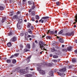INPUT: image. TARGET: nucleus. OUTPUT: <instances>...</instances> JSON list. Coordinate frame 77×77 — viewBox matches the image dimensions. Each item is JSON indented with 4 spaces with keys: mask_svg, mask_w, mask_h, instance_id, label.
Returning a JSON list of instances; mask_svg holds the SVG:
<instances>
[{
    "mask_svg": "<svg viewBox=\"0 0 77 77\" xmlns=\"http://www.w3.org/2000/svg\"><path fill=\"white\" fill-rule=\"evenodd\" d=\"M32 47L33 48H35V44L34 42H33L32 44Z\"/></svg>",
    "mask_w": 77,
    "mask_h": 77,
    "instance_id": "obj_36",
    "label": "nucleus"
},
{
    "mask_svg": "<svg viewBox=\"0 0 77 77\" xmlns=\"http://www.w3.org/2000/svg\"><path fill=\"white\" fill-rule=\"evenodd\" d=\"M25 71L24 70V69H20L19 70V72L20 73H23V74H25V73H24V72H25Z\"/></svg>",
    "mask_w": 77,
    "mask_h": 77,
    "instance_id": "obj_8",
    "label": "nucleus"
},
{
    "mask_svg": "<svg viewBox=\"0 0 77 77\" xmlns=\"http://www.w3.org/2000/svg\"><path fill=\"white\" fill-rule=\"evenodd\" d=\"M28 32L30 34H32V30L30 29H29V30H28Z\"/></svg>",
    "mask_w": 77,
    "mask_h": 77,
    "instance_id": "obj_28",
    "label": "nucleus"
},
{
    "mask_svg": "<svg viewBox=\"0 0 77 77\" xmlns=\"http://www.w3.org/2000/svg\"><path fill=\"white\" fill-rule=\"evenodd\" d=\"M31 14L32 16H35V12L33 11H32Z\"/></svg>",
    "mask_w": 77,
    "mask_h": 77,
    "instance_id": "obj_21",
    "label": "nucleus"
},
{
    "mask_svg": "<svg viewBox=\"0 0 77 77\" xmlns=\"http://www.w3.org/2000/svg\"><path fill=\"white\" fill-rule=\"evenodd\" d=\"M40 47L41 48L42 50H44L45 47H44V46L45 45H47L45 44V43L43 42L40 41L39 42Z\"/></svg>",
    "mask_w": 77,
    "mask_h": 77,
    "instance_id": "obj_1",
    "label": "nucleus"
},
{
    "mask_svg": "<svg viewBox=\"0 0 77 77\" xmlns=\"http://www.w3.org/2000/svg\"><path fill=\"white\" fill-rule=\"evenodd\" d=\"M5 8L2 6H0V10L3 11L4 10Z\"/></svg>",
    "mask_w": 77,
    "mask_h": 77,
    "instance_id": "obj_25",
    "label": "nucleus"
},
{
    "mask_svg": "<svg viewBox=\"0 0 77 77\" xmlns=\"http://www.w3.org/2000/svg\"><path fill=\"white\" fill-rule=\"evenodd\" d=\"M35 8V5H33L31 9H32V10H33V9H34Z\"/></svg>",
    "mask_w": 77,
    "mask_h": 77,
    "instance_id": "obj_39",
    "label": "nucleus"
},
{
    "mask_svg": "<svg viewBox=\"0 0 77 77\" xmlns=\"http://www.w3.org/2000/svg\"><path fill=\"white\" fill-rule=\"evenodd\" d=\"M31 29H34V27H33V26H31Z\"/></svg>",
    "mask_w": 77,
    "mask_h": 77,
    "instance_id": "obj_53",
    "label": "nucleus"
},
{
    "mask_svg": "<svg viewBox=\"0 0 77 77\" xmlns=\"http://www.w3.org/2000/svg\"><path fill=\"white\" fill-rule=\"evenodd\" d=\"M57 50H55L54 48H53L51 50V51L52 52H54V51H56Z\"/></svg>",
    "mask_w": 77,
    "mask_h": 77,
    "instance_id": "obj_29",
    "label": "nucleus"
},
{
    "mask_svg": "<svg viewBox=\"0 0 77 77\" xmlns=\"http://www.w3.org/2000/svg\"><path fill=\"white\" fill-rule=\"evenodd\" d=\"M47 33L48 34V33H50V34H54V32L52 31H50L49 30L48 31V32H47Z\"/></svg>",
    "mask_w": 77,
    "mask_h": 77,
    "instance_id": "obj_9",
    "label": "nucleus"
},
{
    "mask_svg": "<svg viewBox=\"0 0 77 77\" xmlns=\"http://www.w3.org/2000/svg\"><path fill=\"white\" fill-rule=\"evenodd\" d=\"M72 47H69L67 48V51H71L72 50Z\"/></svg>",
    "mask_w": 77,
    "mask_h": 77,
    "instance_id": "obj_14",
    "label": "nucleus"
},
{
    "mask_svg": "<svg viewBox=\"0 0 77 77\" xmlns=\"http://www.w3.org/2000/svg\"><path fill=\"white\" fill-rule=\"evenodd\" d=\"M75 53H76V54H77V50H75Z\"/></svg>",
    "mask_w": 77,
    "mask_h": 77,
    "instance_id": "obj_57",
    "label": "nucleus"
},
{
    "mask_svg": "<svg viewBox=\"0 0 77 77\" xmlns=\"http://www.w3.org/2000/svg\"><path fill=\"white\" fill-rule=\"evenodd\" d=\"M11 66V67H12L14 66V65L12 64H10V65H9V67H10Z\"/></svg>",
    "mask_w": 77,
    "mask_h": 77,
    "instance_id": "obj_47",
    "label": "nucleus"
},
{
    "mask_svg": "<svg viewBox=\"0 0 77 77\" xmlns=\"http://www.w3.org/2000/svg\"><path fill=\"white\" fill-rule=\"evenodd\" d=\"M47 39H51V36H48L46 37Z\"/></svg>",
    "mask_w": 77,
    "mask_h": 77,
    "instance_id": "obj_23",
    "label": "nucleus"
},
{
    "mask_svg": "<svg viewBox=\"0 0 77 77\" xmlns=\"http://www.w3.org/2000/svg\"><path fill=\"white\" fill-rule=\"evenodd\" d=\"M32 21H35V19H34V17H32Z\"/></svg>",
    "mask_w": 77,
    "mask_h": 77,
    "instance_id": "obj_37",
    "label": "nucleus"
},
{
    "mask_svg": "<svg viewBox=\"0 0 77 77\" xmlns=\"http://www.w3.org/2000/svg\"><path fill=\"white\" fill-rule=\"evenodd\" d=\"M52 45H53V46H54V45H55V43H53L52 44Z\"/></svg>",
    "mask_w": 77,
    "mask_h": 77,
    "instance_id": "obj_61",
    "label": "nucleus"
},
{
    "mask_svg": "<svg viewBox=\"0 0 77 77\" xmlns=\"http://www.w3.org/2000/svg\"><path fill=\"white\" fill-rule=\"evenodd\" d=\"M75 43H77V39L75 41Z\"/></svg>",
    "mask_w": 77,
    "mask_h": 77,
    "instance_id": "obj_62",
    "label": "nucleus"
},
{
    "mask_svg": "<svg viewBox=\"0 0 77 77\" xmlns=\"http://www.w3.org/2000/svg\"><path fill=\"white\" fill-rule=\"evenodd\" d=\"M5 21H6V18L5 17H4L2 20V22L3 23Z\"/></svg>",
    "mask_w": 77,
    "mask_h": 77,
    "instance_id": "obj_15",
    "label": "nucleus"
},
{
    "mask_svg": "<svg viewBox=\"0 0 77 77\" xmlns=\"http://www.w3.org/2000/svg\"><path fill=\"white\" fill-rule=\"evenodd\" d=\"M26 1V0H23V4H24V2Z\"/></svg>",
    "mask_w": 77,
    "mask_h": 77,
    "instance_id": "obj_50",
    "label": "nucleus"
},
{
    "mask_svg": "<svg viewBox=\"0 0 77 77\" xmlns=\"http://www.w3.org/2000/svg\"><path fill=\"white\" fill-rule=\"evenodd\" d=\"M12 32H10L8 33V36H11V35H12Z\"/></svg>",
    "mask_w": 77,
    "mask_h": 77,
    "instance_id": "obj_34",
    "label": "nucleus"
},
{
    "mask_svg": "<svg viewBox=\"0 0 77 77\" xmlns=\"http://www.w3.org/2000/svg\"><path fill=\"white\" fill-rule=\"evenodd\" d=\"M66 67H65L64 68H63L62 69L59 70V71H60V72H65L66 70Z\"/></svg>",
    "mask_w": 77,
    "mask_h": 77,
    "instance_id": "obj_6",
    "label": "nucleus"
},
{
    "mask_svg": "<svg viewBox=\"0 0 77 77\" xmlns=\"http://www.w3.org/2000/svg\"><path fill=\"white\" fill-rule=\"evenodd\" d=\"M24 51H30V50H27V49H25L24 50Z\"/></svg>",
    "mask_w": 77,
    "mask_h": 77,
    "instance_id": "obj_42",
    "label": "nucleus"
},
{
    "mask_svg": "<svg viewBox=\"0 0 77 77\" xmlns=\"http://www.w3.org/2000/svg\"><path fill=\"white\" fill-rule=\"evenodd\" d=\"M37 69L41 74H42V75H44L45 74V72L44 71L42 70L41 67L40 66L38 67L37 68Z\"/></svg>",
    "mask_w": 77,
    "mask_h": 77,
    "instance_id": "obj_3",
    "label": "nucleus"
},
{
    "mask_svg": "<svg viewBox=\"0 0 77 77\" xmlns=\"http://www.w3.org/2000/svg\"><path fill=\"white\" fill-rule=\"evenodd\" d=\"M15 57V55H12L10 57L11 58H13V57Z\"/></svg>",
    "mask_w": 77,
    "mask_h": 77,
    "instance_id": "obj_45",
    "label": "nucleus"
},
{
    "mask_svg": "<svg viewBox=\"0 0 77 77\" xmlns=\"http://www.w3.org/2000/svg\"><path fill=\"white\" fill-rule=\"evenodd\" d=\"M12 63L14 64V63H16V60H12Z\"/></svg>",
    "mask_w": 77,
    "mask_h": 77,
    "instance_id": "obj_31",
    "label": "nucleus"
},
{
    "mask_svg": "<svg viewBox=\"0 0 77 77\" xmlns=\"http://www.w3.org/2000/svg\"><path fill=\"white\" fill-rule=\"evenodd\" d=\"M14 55V57L15 56H18V55H19V54H16Z\"/></svg>",
    "mask_w": 77,
    "mask_h": 77,
    "instance_id": "obj_41",
    "label": "nucleus"
},
{
    "mask_svg": "<svg viewBox=\"0 0 77 77\" xmlns=\"http://www.w3.org/2000/svg\"><path fill=\"white\" fill-rule=\"evenodd\" d=\"M20 46L21 48H23V45H20Z\"/></svg>",
    "mask_w": 77,
    "mask_h": 77,
    "instance_id": "obj_44",
    "label": "nucleus"
},
{
    "mask_svg": "<svg viewBox=\"0 0 77 77\" xmlns=\"http://www.w3.org/2000/svg\"><path fill=\"white\" fill-rule=\"evenodd\" d=\"M31 57H32V56H30L28 57V59L26 60V61L27 62V63H29V62H30V58H31Z\"/></svg>",
    "mask_w": 77,
    "mask_h": 77,
    "instance_id": "obj_13",
    "label": "nucleus"
},
{
    "mask_svg": "<svg viewBox=\"0 0 77 77\" xmlns=\"http://www.w3.org/2000/svg\"><path fill=\"white\" fill-rule=\"evenodd\" d=\"M20 14V12L19 11H18L17 12V14Z\"/></svg>",
    "mask_w": 77,
    "mask_h": 77,
    "instance_id": "obj_54",
    "label": "nucleus"
},
{
    "mask_svg": "<svg viewBox=\"0 0 77 77\" xmlns=\"http://www.w3.org/2000/svg\"><path fill=\"white\" fill-rule=\"evenodd\" d=\"M57 38H59V41L60 42H62V43H63V42H64V41L63 40V39L62 38H60L59 37L57 36Z\"/></svg>",
    "mask_w": 77,
    "mask_h": 77,
    "instance_id": "obj_7",
    "label": "nucleus"
},
{
    "mask_svg": "<svg viewBox=\"0 0 77 77\" xmlns=\"http://www.w3.org/2000/svg\"><path fill=\"white\" fill-rule=\"evenodd\" d=\"M14 18L15 19H17V18H18V16H17V15H15L14 16Z\"/></svg>",
    "mask_w": 77,
    "mask_h": 77,
    "instance_id": "obj_38",
    "label": "nucleus"
},
{
    "mask_svg": "<svg viewBox=\"0 0 77 77\" xmlns=\"http://www.w3.org/2000/svg\"><path fill=\"white\" fill-rule=\"evenodd\" d=\"M50 56H53V54H50Z\"/></svg>",
    "mask_w": 77,
    "mask_h": 77,
    "instance_id": "obj_63",
    "label": "nucleus"
},
{
    "mask_svg": "<svg viewBox=\"0 0 77 77\" xmlns=\"http://www.w3.org/2000/svg\"><path fill=\"white\" fill-rule=\"evenodd\" d=\"M53 57L54 58H58V56L57 55H54L53 56Z\"/></svg>",
    "mask_w": 77,
    "mask_h": 77,
    "instance_id": "obj_30",
    "label": "nucleus"
},
{
    "mask_svg": "<svg viewBox=\"0 0 77 77\" xmlns=\"http://www.w3.org/2000/svg\"><path fill=\"white\" fill-rule=\"evenodd\" d=\"M56 5H57V6H59V5H60V3H59V2H57L56 3Z\"/></svg>",
    "mask_w": 77,
    "mask_h": 77,
    "instance_id": "obj_43",
    "label": "nucleus"
},
{
    "mask_svg": "<svg viewBox=\"0 0 77 77\" xmlns=\"http://www.w3.org/2000/svg\"><path fill=\"white\" fill-rule=\"evenodd\" d=\"M57 30L55 31V34H56L57 33Z\"/></svg>",
    "mask_w": 77,
    "mask_h": 77,
    "instance_id": "obj_59",
    "label": "nucleus"
},
{
    "mask_svg": "<svg viewBox=\"0 0 77 77\" xmlns=\"http://www.w3.org/2000/svg\"><path fill=\"white\" fill-rule=\"evenodd\" d=\"M63 33V30H61L59 33L58 34L60 35L62 34Z\"/></svg>",
    "mask_w": 77,
    "mask_h": 77,
    "instance_id": "obj_33",
    "label": "nucleus"
},
{
    "mask_svg": "<svg viewBox=\"0 0 77 77\" xmlns=\"http://www.w3.org/2000/svg\"><path fill=\"white\" fill-rule=\"evenodd\" d=\"M62 47H63V48H64V47H65V45H62Z\"/></svg>",
    "mask_w": 77,
    "mask_h": 77,
    "instance_id": "obj_60",
    "label": "nucleus"
},
{
    "mask_svg": "<svg viewBox=\"0 0 77 77\" xmlns=\"http://www.w3.org/2000/svg\"><path fill=\"white\" fill-rule=\"evenodd\" d=\"M72 62H76V60L75 59H72Z\"/></svg>",
    "mask_w": 77,
    "mask_h": 77,
    "instance_id": "obj_35",
    "label": "nucleus"
},
{
    "mask_svg": "<svg viewBox=\"0 0 77 77\" xmlns=\"http://www.w3.org/2000/svg\"><path fill=\"white\" fill-rule=\"evenodd\" d=\"M17 27L19 29H21V26L20 23H17Z\"/></svg>",
    "mask_w": 77,
    "mask_h": 77,
    "instance_id": "obj_10",
    "label": "nucleus"
},
{
    "mask_svg": "<svg viewBox=\"0 0 77 77\" xmlns=\"http://www.w3.org/2000/svg\"><path fill=\"white\" fill-rule=\"evenodd\" d=\"M26 69L29 70V69H29V68L27 67H26Z\"/></svg>",
    "mask_w": 77,
    "mask_h": 77,
    "instance_id": "obj_49",
    "label": "nucleus"
},
{
    "mask_svg": "<svg viewBox=\"0 0 77 77\" xmlns=\"http://www.w3.org/2000/svg\"><path fill=\"white\" fill-rule=\"evenodd\" d=\"M35 43H36V44H38V41H37V40H35Z\"/></svg>",
    "mask_w": 77,
    "mask_h": 77,
    "instance_id": "obj_51",
    "label": "nucleus"
},
{
    "mask_svg": "<svg viewBox=\"0 0 77 77\" xmlns=\"http://www.w3.org/2000/svg\"><path fill=\"white\" fill-rule=\"evenodd\" d=\"M26 48L30 49V45L29 44H27L26 46Z\"/></svg>",
    "mask_w": 77,
    "mask_h": 77,
    "instance_id": "obj_19",
    "label": "nucleus"
},
{
    "mask_svg": "<svg viewBox=\"0 0 77 77\" xmlns=\"http://www.w3.org/2000/svg\"><path fill=\"white\" fill-rule=\"evenodd\" d=\"M28 38H30V37H31V35H28Z\"/></svg>",
    "mask_w": 77,
    "mask_h": 77,
    "instance_id": "obj_55",
    "label": "nucleus"
},
{
    "mask_svg": "<svg viewBox=\"0 0 77 77\" xmlns=\"http://www.w3.org/2000/svg\"><path fill=\"white\" fill-rule=\"evenodd\" d=\"M31 37L32 38H35V35H32L31 36Z\"/></svg>",
    "mask_w": 77,
    "mask_h": 77,
    "instance_id": "obj_56",
    "label": "nucleus"
},
{
    "mask_svg": "<svg viewBox=\"0 0 77 77\" xmlns=\"http://www.w3.org/2000/svg\"><path fill=\"white\" fill-rule=\"evenodd\" d=\"M28 2L29 5H32V4H33V5L34 4V2H31L30 1H29Z\"/></svg>",
    "mask_w": 77,
    "mask_h": 77,
    "instance_id": "obj_20",
    "label": "nucleus"
},
{
    "mask_svg": "<svg viewBox=\"0 0 77 77\" xmlns=\"http://www.w3.org/2000/svg\"><path fill=\"white\" fill-rule=\"evenodd\" d=\"M29 34H28V32L25 33V39H28V35Z\"/></svg>",
    "mask_w": 77,
    "mask_h": 77,
    "instance_id": "obj_12",
    "label": "nucleus"
},
{
    "mask_svg": "<svg viewBox=\"0 0 77 77\" xmlns=\"http://www.w3.org/2000/svg\"><path fill=\"white\" fill-rule=\"evenodd\" d=\"M48 18H49V17L48 16L43 17L39 21V22H41V21L42 23H43L44 21L45 23H46V21H47V19H48Z\"/></svg>",
    "mask_w": 77,
    "mask_h": 77,
    "instance_id": "obj_2",
    "label": "nucleus"
},
{
    "mask_svg": "<svg viewBox=\"0 0 77 77\" xmlns=\"http://www.w3.org/2000/svg\"><path fill=\"white\" fill-rule=\"evenodd\" d=\"M62 51H64V52H67L68 51V50L65 48H63L62 49Z\"/></svg>",
    "mask_w": 77,
    "mask_h": 77,
    "instance_id": "obj_24",
    "label": "nucleus"
},
{
    "mask_svg": "<svg viewBox=\"0 0 77 77\" xmlns=\"http://www.w3.org/2000/svg\"><path fill=\"white\" fill-rule=\"evenodd\" d=\"M35 18L36 20H39V17L38 15H37L35 16Z\"/></svg>",
    "mask_w": 77,
    "mask_h": 77,
    "instance_id": "obj_27",
    "label": "nucleus"
},
{
    "mask_svg": "<svg viewBox=\"0 0 77 77\" xmlns=\"http://www.w3.org/2000/svg\"><path fill=\"white\" fill-rule=\"evenodd\" d=\"M25 76L26 77H32V75L30 74H27L25 75Z\"/></svg>",
    "mask_w": 77,
    "mask_h": 77,
    "instance_id": "obj_11",
    "label": "nucleus"
},
{
    "mask_svg": "<svg viewBox=\"0 0 77 77\" xmlns=\"http://www.w3.org/2000/svg\"><path fill=\"white\" fill-rule=\"evenodd\" d=\"M74 31H72L70 32L66 33L64 34V35H65V36H74Z\"/></svg>",
    "mask_w": 77,
    "mask_h": 77,
    "instance_id": "obj_4",
    "label": "nucleus"
},
{
    "mask_svg": "<svg viewBox=\"0 0 77 77\" xmlns=\"http://www.w3.org/2000/svg\"><path fill=\"white\" fill-rule=\"evenodd\" d=\"M24 35V34L22 33L20 34V36H23Z\"/></svg>",
    "mask_w": 77,
    "mask_h": 77,
    "instance_id": "obj_58",
    "label": "nucleus"
},
{
    "mask_svg": "<svg viewBox=\"0 0 77 77\" xmlns=\"http://www.w3.org/2000/svg\"><path fill=\"white\" fill-rule=\"evenodd\" d=\"M31 24L30 23H28L27 24V27L28 28H29L31 26Z\"/></svg>",
    "mask_w": 77,
    "mask_h": 77,
    "instance_id": "obj_26",
    "label": "nucleus"
},
{
    "mask_svg": "<svg viewBox=\"0 0 77 77\" xmlns=\"http://www.w3.org/2000/svg\"><path fill=\"white\" fill-rule=\"evenodd\" d=\"M57 62H59V61H60V59H58V60H57Z\"/></svg>",
    "mask_w": 77,
    "mask_h": 77,
    "instance_id": "obj_64",
    "label": "nucleus"
},
{
    "mask_svg": "<svg viewBox=\"0 0 77 77\" xmlns=\"http://www.w3.org/2000/svg\"><path fill=\"white\" fill-rule=\"evenodd\" d=\"M7 63H10L11 61L10 60H6Z\"/></svg>",
    "mask_w": 77,
    "mask_h": 77,
    "instance_id": "obj_32",
    "label": "nucleus"
},
{
    "mask_svg": "<svg viewBox=\"0 0 77 77\" xmlns=\"http://www.w3.org/2000/svg\"><path fill=\"white\" fill-rule=\"evenodd\" d=\"M49 74L51 76H53V71H51L49 72Z\"/></svg>",
    "mask_w": 77,
    "mask_h": 77,
    "instance_id": "obj_16",
    "label": "nucleus"
},
{
    "mask_svg": "<svg viewBox=\"0 0 77 77\" xmlns=\"http://www.w3.org/2000/svg\"><path fill=\"white\" fill-rule=\"evenodd\" d=\"M32 8H31L29 10V12H31V11H32Z\"/></svg>",
    "mask_w": 77,
    "mask_h": 77,
    "instance_id": "obj_52",
    "label": "nucleus"
},
{
    "mask_svg": "<svg viewBox=\"0 0 77 77\" xmlns=\"http://www.w3.org/2000/svg\"><path fill=\"white\" fill-rule=\"evenodd\" d=\"M16 37H14L12 38L10 40V42H15L16 41Z\"/></svg>",
    "mask_w": 77,
    "mask_h": 77,
    "instance_id": "obj_5",
    "label": "nucleus"
},
{
    "mask_svg": "<svg viewBox=\"0 0 77 77\" xmlns=\"http://www.w3.org/2000/svg\"><path fill=\"white\" fill-rule=\"evenodd\" d=\"M48 65L49 66H52V64H51V63H49L48 64Z\"/></svg>",
    "mask_w": 77,
    "mask_h": 77,
    "instance_id": "obj_46",
    "label": "nucleus"
},
{
    "mask_svg": "<svg viewBox=\"0 0 77 77\" xmlns=\"http://www.w3.org/2000/svg\"><path fill=\"white\" fill-rule=\"evenodd\" d=\"M7 46L8 47H11L12 45V44H11V42H8L7 43Z\"/></svg>",
    "mask_w": 77,
    "mask_h": 77,
    "instance_id": "obj_18",
    "label": "nucleus"
},
{
    "mask_svg": "<svg viewBox=\"0 0 77 77\" xmlns=\"http://www.w3.org/2000/svg\"><path fill=\"white\" fill-rule=\"evenodd\" d=\"M53 62H57V60H52Z\"/></svg>",
    "mask_w": 77,
    "mask_h": 77,
    "instance_id": "obj_40",
    "label": "nucleus"
},
{
    "mask_svg": "<svg viewBox=\"0 0 77 77\" xmlns=\"http://www.w3.org/2000/svg\"><path fill=\"white\" fill-rule=\"evenodd\" d=\"M57 73L59 75H61V76H63V75H65V74H61L59 72H58Z\"/></svg>",
    "mask_w": 77,
    "mask_h": 77,
    "instance_id": "obj_17",
    "label": "nucleus"
},
{
    "mask_svg": "<svg viewBox=\"0 0 77 77\" xmlns=\"http://www.w3.org/2000/svg\"><path fill=\"white\" fill-rule=\"evenodd\" d=\"M22 21H23V20H22V19H20L18 21V24H21V23H22Z\"/></svg>",
    "mask_w": 77,
    "mask_h": 77,
    "instance_id": "obj_22",
    "label": "nucleus"
},
{
    "mask_svg": "<svg viewBox=\"0 0 77 77\" xmlns=\"http://www.w3.org/2000/svg\"><path fill=\"white\" fill-rule=\"evenodd\" d=\"M19 69H20V68H17V69H16V71H18V70H19Z\"/></svg>",
    "mask_w": 77,
    "mask_h": 77,
    "instance_id": "obj_48",
    "label": "nucleus"
}]
</instances>
